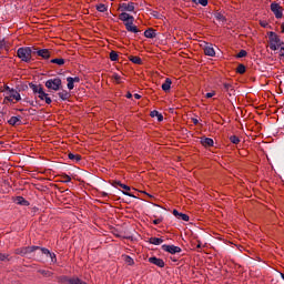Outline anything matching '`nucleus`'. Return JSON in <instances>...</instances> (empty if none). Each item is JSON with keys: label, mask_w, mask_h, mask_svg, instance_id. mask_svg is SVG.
I'll return each mask as SVG.
<instances>
[{"label": "nucleus", "mask_w": 284, "mask_h": 284, "mask_svg": "<svg viewBox=\"0 0 284 284\" xmlns=\"http://www.w3.org/2000/svg\"><path fill=\"white\" fill-rule=\"evenodd\" d=\"M30 88H31L33 94L38 95L40 101H45V103L48 105H50V103H52V99H50L48 93H45V91H43V87L41 84H39V85L30 84Z\"/></svg>", "instance_id": "obj_1"}, {"label": "nucleus", "mask_w": 284, "mask_h": 284, "mask_svg": "<svg viewBox=\"0 0 284 284\" xmlns=\"http://www.w3.org/2000/svg\"><path fill=\"white\" fill-rule=\"evenodd\" d=\"M267 37L268 48L270 50H273V52H276V50H278L284 43L283 41H281V38L278 37V34H276V32L271 31L267 33Z\"/></svg>", "instance_id": "obj_2"}, {"label": "nucleus", "mask_w": 284, "mask_h": 284, "mask_svg": "<svg viewBox=\"0 0 284 284\" xmlns=\"http://www.w3.org/2000/svg\"><path fill=\"white\" fill-rule=\"evenodd\" d=\"M17 57L20 58V60L23 61L24 63H30V61H32V48L30 47L19 48L17 51Z\"/></svg>", "instance_id": "obj_3"}, {"label": "nucleus", "mask_w": 284, "mask_h": 284, "mask_svg": "<svg viewBox=\"0 0 284 284\" xmlns=\"http://www.w3.org/2000/svg\"><path fill=\"white\" fill-rule=\"evenodd\" d=\"M37 250H41L39 246H24L20 248H16L14 254L19 256H26L28 254H32V252H37Z\"/></svg>", "instance_id": "obj_4"}, {"label": "nucleus", "mask_w": 284, "mask_h": 284, "mask_svg": "<svg viewBox=\"0 0 284 284\" xmlns=\"http://www.w3.org/2000/svg\"><path fill=\"white\" fill-rule=\"evenodd\" d=\"M45 88L58 92V90H61V80L59 78L50 79L45 82Z\"/></svg>", "instance_id": "obj_5"}, {"label": "nucleus", "mask_w": 284, "mask_h": 284, "mask_svg": "<svg viewBox=\"0 0 284 284\" xmlns=\"http://www.w3.org/2000/svg\"><path fill=\"white\" fill-rule=\"evenodd\" d=\"M271 11L275 14L276 19H283V7L281 4L273 2L271 4Z\"/></svg>", "instance_id": "obj_6"}, {"label": "nucleus", "mask_w": 284, "mask_h": 284, "mask_svg": "<svg viewBox=\"0 0 284 284\" xmlns=\"http://www.w3.org/2000/svg\"><path fill=\"white\" fill-rule=\"evenodd\" d=\"M60 281H61V283H64V284H88L79 277L63 276V277L60 278Z\"/></svg>", "instance_id": "obj_7"}, {"label": "nucleus", "mask_w": 284, "mask_h": 284, "mask_svg": "<svg viewBox=\"0 0 284 284\" xmlns=\"http://www.w3.org/2000/svg\"><path fill=\"white\" fill-rule=\"evenodd\" d=\"M120 12H134V2H124L119 6Z\"/></svg>", "instance_id": "obj_8"}, {"label": "nucleus", "mask_w": 284, "mask_h": 284, "mask_svg": "<svg viewBox=\"0 0 284 284\" xmlns=\"http://www.w3.org/2000/svg\"><path fill=\"white\" fill-rule=\"evenodd\" d=\"M162 250L169 252V254H181V247L174 245L163 244Z\"/></svg>", "instance_id": "obj_9"}, {"label": "nucleus", "mask_w": 284, "mask_h": 284, "mask_svg": "<svg viewBox=\"0 0 284 284\" xmlns=\"http://www.w3.org/2000/svg\"><path fill=\"white\" fill-rule=\"evenodd\" d=\"M204 54L206 57H216V51L214 50V45L211 43H205L204 48Z\"/></svg>", "instance_id": "obj_10"}, {"label": "nucleus", "mask_w": 284, "mask_h": 284, "mask_svg": "<svg viewBox=\"0 0 284 284\" xmlns=\"http://www.w3.org/2000/svg\"><path fill=\"white\" fill-rule=\"evenodd\" d=\"M119 19H120V21H123L124 23H130L131 21H134V18L125 11H122V13L119 14Z\"/></svg>", "instance_id": "obj_11"}, {"label": "nucleus", "mask_w": 284, "mask_h": 284, "mask_svg": "<svg viewBox=\"0 0 284 284\" xmlns=\"http://www.w3.org/2000/svg\"><path fill=\"white\" fill-rule=\"evenodd\" d=\"M112 185H113L114 187H116V185H118L119 187H122V190H124V191H123V194H125L126 196H131L130 193H128V192H130V186H129V185H125V184L121 183L120 181L113 182Z\"/></svg>", "instance_id": "obj_12"}, {"label": "nucleus", "mask_w": 284, "mask_h": 284, "mask_svg": "<svg viewBox=\"0 0 284 284\" xmlns=\"http://www.w3.org/2000/svg\"><path fill=\"white\" fill-rule=\"evenodd\" d=\"M124 26H125L128 32H133V34L139 33V28L136 26H134V21L125 22Z\"/></svg>", "instance_id": "obj_13"}, {"label": "nucleus", "mask_w": 284, "mask_h": 284, "mask_svg": "<svg viewBox=\"0 0 284 284\" xmlns=\"http://www.w3.org/2000/svg\"><path fill=\"white\" fill-rule=\"evenodd\" d=\"M173 216H175V219H179L180 221H190V216L185 213H180L178 210H173Z\"/></svg>", "instance_id": "obj_14"}, {"label": "nucleus", "mask_w": 284, "mask_h": 284, "mask_svg": "<svg viewBox=\"0 0 284 284\" xmlns=\"http://www.w3.org/2000/svg\"><path fill=\"white\" fill-rule=\"evenodd\" d=\"M149 263H152V265H156L158 267H165V262L158 257H150Z\"/></svg>", "instance_id": "obj_15"}, {"label": "nucleus", "mask_w": 284, "mask_h": 284, "mask_svg": "<svg viewBox=\"0 0 284 284\" xmlns=\"http://www.w3.org/2000/svg\"><path fill=\"white\" fill-rule=\"evenodd\" d=\"M38 57H41L42 59H50L51 52L48 49H41L37 51Z\"/></svg>", "instance_id": "obj_16"}, {"label": "nucleus", "mask_w": 284, "mask_h": 284, "mask_svg": "<svg viewBox=\"0 0 284 284\" xmlns=\"http://www.w3.org/2000/svg\"><path fill=\"white\" fill-rule=\"evenodd\" d=\"M144 37H145L146 39H155V37H156V30H154V29H152V28L145 30V31H144Z\"/></svg>", "instance_id": "obj_17"}, {"label": "nucleus", "mask_w": 284, "mask_h": 284, "mask_svg": "<svg viewBox=\"0 0 284 284\" xmlns=\"http://www.w3.org/2000/svg\"><path fill=\"white\" fill-rule=\"evenodd\" d=\"M172 88V80L170 78H166L164 83L162 84L163 92H170V89Z\"/></svg>", "instance_id": "obj_18"}, {"label": "nucleus", "mask_w": 284, "mask_h": 284, "mask_svg": "<svg viewBox=\"0 0 284 284\" xmlns=\"http://www.w3.org/2000/svg\"><path fill=\"white\" fill-rule=\"evenodd\" d=\"M201 144L204 148H212L214 145V140H212L211 138H204L201 140Z\"/></svg>", "instance_id": "obj_19"}, {"label": "nucleus", "mask_w": 284, "mask_h": 284, "mask_svg": "<svg viewBox=\"0 0 284 284\" xmlns=\"http://www.w3.org/2000/svg\"><path fill=\"white\" fill-rule=\"evenodd\" d=\"M14 203H17V205H24V206L30 205V202H28L27 200H24L23 196H17V197L14 199Z\"/></svg>", "instance_id": "obj_20"}, {"label": "nucleus", "mask_w": 284, "mask_h": 284, "mask_svg": "<svg viewBox=\"0 0 284 284\" xmlns=\"http://www.w3.org/2000/svg\"><path fill=\"white\" fill-rule=\"evenodd\" d=\"M0 50H6L8 52L10 50V42L6 41V39H1Z\"/></svg>", "instance_id": "obj_21"}, {"label": "nucleus", "mask_w": 284, "mask_h": 284, "mask_svg": "<svg viewBox=\"0 0 284 284\" xmlns=\"http://www.w3.org/2000/svg\"><path fill=\"white\" fill-rule=\"evenodd\" d=\"M9 125H19L21 124V118L20 116H11L8 121Z\"/></svg>", "instance_id": "obj_22"}, {"label": "nucleus", "mask_w": 284, "mask_h": 284, "mask_svg": "<svg viewBox=\"0 0 284 284\" xmlns=\"http://www.w3.org/2000/svg\"><path fill=\"white\" fill-rule=\"evenodd\" d=\"M10 95H11V99H14L16 101H21V94L18 93V91L14 89L10 90Z\"/></svg>", "instance_id": "obj_23"}, {"label": "nucleus", "mask_w": 284, "mask_h": 284, "mask_svg": "<svg viewBox=\"0 0 284 284\" xmlns=\"http://www.w3.org/2000/svg\"><path fill=\"white\" fill-rule=\"evenodd\" d=\"M149 243L151 245H161V243H163V239H161V237H151L149 240Z\"/></svg>", "instance_id": "obj_24"}, {"label": "nucleus", "mask_w": 284, "mask_h": 284, "mask_svg": "<svg viewBox=\"0 0 284 284\" xmlns=\"http://www.w3.org/2000/svg\"><path fill=\"white\" fill-rule=\"evenodd\" d=\"M129 59L132 63H135L136 65H141L143 63L141 58L136 55H131Z\"/></svg>", "instance_id": "obj_25"}, {"label": "nucleus", "mask_w": 284, "mask_h": 284, "mask_svg": "<svg viewBox=\"0 0 284 284\" xmlns=\"http://www.w3.org/2000/svg\"><path fill=\"white\" fill-rule=\"evenodd\" d=\"M40 250H41L42 254H47L48 256H50V258H51L52 261H54V258H57V255H55L54 253H51L50 250H48V248H41V247H40Z\"/></svg>", "instance_id": "obj_26"}, {"label": "nucleus", "mask_w": 284, "mask_h": 284, "mask_svg": "<svg viewBox=\"0 0 284 284\" xmlns=\"http://www.w3.org/2000/svg\"><path fill=\"white\" fill-rule=\"evenodd\" d=\"M122 258L126 265H134V258H132L130 255H122Z\"/></svg>", "instance_id": "obj_27"}, {"label": "nucleus", "mask_w": 284, "mask_h": 284, "mask_svg": "<svg viewBox=\"0 0 284 284\" xmlns=\"http://www.w3.org/2000/svg\"><path fill=\"white\" fill-rule=\"evenodd\" d=\"M50 63H55L57 65H64L65 60L63 58H55L50 61Z\"/></svg>", "instance_id": "obj_28"}, {"label": "nucleus", "mask_w": 284, "mask_h": 284, "mask_svg": "<svg viewBox=\"0 0 284 284\" xmlns=\"http://www.w3.org/2000/svg\"><path fill=\"white\" fill-rule=\"evenodd\" d=\"M58 95L60 99H62V101H68V99H70V93L68 91L59 92Z\"/></svg>", "instance_id": "obj_29"}, {"label": "nucleus", "mask_w": 284, "mask_h": 284, "mask_svg": "<svg viewBox=\"0 0 284 284\" xmlns=\"http://www.w3.org/2000/svg\"><path fill=\"white\" fill-rule=\"evenodd\" d=\"M150 116H152V119H154V116H156L158 121H163V114L159 113V111H156V110L151 111Z\"/></svg>", "instance_id": "obj_30"}, {"label": "nucleus", "mask_w": 284, "mask_h": 284, "mask_svg": "<svg viewBox=\"0 0 284 284\" xmlns=\"http://www.w3.org/2000/svg\"><path fill=\"white\" fill-rule=\"evenodd\" d=\"M68 156L71 161H75V163H79V161H81V155L79 154L69 153Z\"/></svg>", "instance_id": "obj_31"}, {"label": "nucleus", "mask_w": 284, "mask_h": 284, "mask_svg": "<svg viewBox=\"0 0 284 284\" xmlns=\"http://www.w3.org/2000/svg\"><path fill=\"white\" fill-rule=\"evenodd\" d=\"M98 12H108V7L103 3L97 4Z\"/></svg>", "instance_id": "obj_32"}, {"label": "nucleus", "mask_w": 284, "mask_h": 284, "mask_svg": "<svg viewBox=\"0 0 284 284\" xmlns=\"http://www.w3.org/2000/svg\"><path fill=\"white\" fill-rule=\"evenodd\" d=\"M112 79L115 81V83H123V77L119 75L118 73H114L112 75Z\"/></svg>", "instance_id": "obj_33"}, {"label": "nucleus", "mask_w": 284, "mask_h": 284, "mask_svg": "<svg viewBox=\"0 0 284 284\" xmlns=\"http://www.w3.org/2000/svg\"><path fill=\"white\" fill-rule=\"evenodd\" d=\"M67 82H68V89L69 90H74V80H72L71 77L67 78Z\"/></svg>", "instance_id": "obj_34"}, {"label": "nucleus", "mask_w": 284, "mask_h": 284, "mask_svg": "<svg viewBox=\"0 0 284 284\" xmlns=\"http://www.w3.org/2000/svg\"><path fill=\"white\" fill-rule=\"evenodd\" d=\"M70 181H72V178H70V175H68V174H62L61 175V182L62 183H70Z\"/></svg>", "instance_id": "obj_35"}, {"label": "nucleus", "mask_w": 284, "mask_h": 284, "mask_svg": "<svg viewBox=\"0 0 284 284\" xmlns=\"http://www.w3.org/2000/svg\"><path fill=\"white\" fill-rule=\"evenodd\" d=\"M230 141H231V143H234V145H239V143H241V139H239V136H236V135H232L230 138Z\"/></svg>", "instance_id": "obj_36"}, {"label": "nucleus", "mask_w": 284, "mask_h": 284, "mask_svg": "<svg viewBox=\"0 0 284 284\" xmlns=\"http://www.w3.org/2000/svg\"><path fill=\"white\" fill-rule=\"evenodd\" d=\"M110 59L112 61H119V53H116V51H111L110 52Z\"/></svg>", "instance_id": "obj_37"}, {"label": "nucleus", "mask_w": 284, "mask_h": 284, "mask_svg": "<svg viewBox=\"0 0 284 284\" xmlns=\"http://www.w3.org/2000/svg\"><path fill=\"white\" fill-rule=\"evenodd\" d=\"M236 72H237L239 74H245V65L240 64V65L236 68Z\"/></svg>", "instance_id": "obj_38"}, {"label": "nucleus", "mask_w": 284, "mask_h": 284, "mask_svg": "<svg viewBox=\"0 0 284 284\" xmlns=\"http://www.w3.org/2000/svg\"><path fill=\"white\" fill-rule=\"evenodd\" d=\"M39 274H42V276H47V277L52 276V272L45 271V270H40Z\"/></svg>", "instance_id": "obj_39"}, {"label": "nucleus", "mask_w": 284, "mask_h": 284, "mask_svg": "<svg viewBox=\"0 0 284 284\" xmlns=\"http://www.w3.org/2000/svg\"><path fill=\"white\" fill-rule=\"evenodd\" d=\"M223 88L225 90V92H230V90H233V87L231 83L224 82L223 83Z\"/></svg>", "instance_id": "obj_40"}, {"label": "nucleus", "mask_w": 284, "mask_h": 284, "mask_svg": "<svg viewBox=\"0 0 284 284\" xmlns=\"http://www.w3.org/2000/svg\"><path fill=\"white\" fill-rule=\"evenodd\" d=\"M237 59H243V57H247V51L245 50H241L239 53H237Z\"/></svg>", "instance_id": "obj_41"}, {"label": "nucleus", "mask_w": 284, "mask_h": 284, "mask_svg": "<svg viewBox=\"0 0 284 284\" xmlns=\"http://www.w3.org/2000/svg\"><path fill=\"white\" fill-rule=\"evenodd\" d=\"M0 261H10V255L0 253Z\"/></svg>", "instance_id": "obj_42"}, {"label": "nucleus", "mask_w": 284, "mask_h": 284, "mask_svg": "<svg viewBox=\"0 0 284 284\" xmlns=\"http://www.w3.org/2000/svg\"><path fill=\"white\" fill-rule=\"evenodd\" d=\"M3 103H12V95H6L3 99Z\"/></svg>", "instance_id": "obj_43"}, {"label": "nucleus", "mask_w": 284, "mask_h": 284, "mask_svg": "<svg viewBox=\"0 0 284 284\" xmlns=\"http://www.w3.org/2000/svg\"><path fill=\"white\" fill-rule=\"evenodd\" d=\"M215 19H217L219 21H225V17L222 16V13H216Z\"/></svg>", "instance_id": "obj_44"}, {"label": "nucleus", "mask_w": 284, "mask_h": 284, "mask_svg": "<svg viewBox=\"0 0 284 284\" xmlns=\"http://www.w3.org/2000/svg\"><path fill=\"white\" fill-rule=\"evenodd\" d=\"M280 57L284 60V43L278 48Z\"/></svg>", "instance_id": "obj_45"}, {"label": "nucleus", "mask_w": 284, "mask_h": 284, "mask_svg": "<svg viewBox=\"0 0 284 284\" xmlns=\"http://www.w3.org/2000/svg\"><path fill=\"white\" fill-rule=\"evenodd\" d=\"M161 223H163V217H159V219H156V220H153V224H154V225H159V224H161Z\"/></svg>", "instance_id": "obj_46"}, {"label": "nucleus", "mask_w": 284, "mask_h": 284, "mask_svg": "<svg viewBox=\"0 0 284 284\" xmlns=\"http://www.w3.org/2000/svg\"><path fill=\"white\" fill-rule=\"evenodd\" d=\"M10 90H12L10 87H8V84L3 85V89L0 90V92H10Z\"/></svg>", "instance_id": "obj_47"}, {"label": "nucleus", "mask_w": 284, "mask_h": 284, "mask_svg": "<svg viewBox=\"0 0 284 284\" xmlns=\"http://www.w3.org/2000/svg\"><path fill=\"white\" fill-rule=\"evenodd\" d=\"M215 95H216V92H210V93H206L205 98L212 99V97H215Z\"/></svg>", "instance_id": "obj_48"}, {"label": "nucleus", "mask_w": 284, "mask_h": 284, "mask_svg": "<svg viewBox=\"0 0 284 284\" xmlns=\"http://www.w3.org/2000/svg\"><path fill=\"white\" fill-rule=\"evenodd\" d=\"M197 2L200 3V6H207V0H197Z\"/></svg>", "instance_id": "obj_49"}, {"label": "nucleus", "mask_w": 284, "mask_h": 284, "mask_svg": "<svg viewBox=\"0 0 284 284\" xmlns=\"http://www.w3.org/2000/svg\"><path fill=\"white\" fill-rule=\"evenodd\" d=\"M260 26H261L262 28H267V27L270 26V23H267V22H265V21H261V22H260Z\"/></svg>", "instance_id": "obj_50"}, {"label": "nucleus", "mask_w": 284, "mask_h": 284, "mask_svg": "<svg viewBox=\"0 0 284 284\" xmlns=\"http://www.w3.org/2000/svg\"><path fill=\"white\" fill-rule=\"evenodd\" d=\"M73 83H79V81H81V79L79 77L72 78Z\"/></svg>", "instance_id": "obj_51"}, {"label": "nucleus", "mask_w": 284, "mask_h": 284, "mask_svg": "<svg viewBox=\"0 0 284 284\" xmlns=\"http://www.w3.org/2000/svg\"><path fill=\"white\" fill-rule=\"evenodd\" d=\"M133 97L134 99H141V95L139 93H135Z\"/></svg>", "instance_id": "obj_52"}, {"label": "nucleus", "mask_w": 284, "mask_h": 284, "mask_svg": "<svg viewBox=\"0 0 284 284\" xmlns=\"http://www.w3.org/2000/svg\"><path fill=\"white\" fill-rule=\"evenodd\" d=\"M193 123H194V125H199V120L197 119H193Z\"/></svg>", "instance_id": "obj_53"}, {"label": "nucleus", "mask_w": 284, "mask_h": 284, "mask_svg": "<svg viewBox=\"0 0 284 284\" xmlns=\"http://www.w3.org/2000/svg\"><path fill=\"white\" fill-rule=\"evenodd\" d=\"M126 99H132V93H126Z\"/></svg>", "instance_id": "obj_54"}, {"label": "nucleus", "mask_w": 284, "mask_h": 284, "mask_svg": "<svg viewBox=\"0 0 284 284\" xmlns=\"http://www.w3.org/2000/svg\"><path fill=\"white\" fill-rule=\"evenodd\" d=\"M281 30L284 33V22L281 24Z\"/></svg>", "instance_id": "obj_55"}, {"label": "nucleus", "mask_w": 284, "mask_h": 284, "mask_svg": "<svg viewBox=\"0 0 284 284\" xmlns=\"http://www.w3.org/2000/svg\"><path fill=\"white\" fill-rule=\"evenodd\" d=\"M101 194V196H108V193H105V192H102V193H100Z\"/></svg>", "instance_id": "obj_56"}, {"label": "nucleus", "mask_w": 284, "mask_h": 284, "mask_svg": "<svg viewBox=\"0 0 284 284\" xmlns=\"http://www.w3.org/2000/svg\"><path fill=\"white\" fill-rule=\"evenodd\" d=\"M196 247H197V250L201 248V243H199V244L196 245Z\"/></svg>", "instance_id": "obj_57"}]
</instances>
